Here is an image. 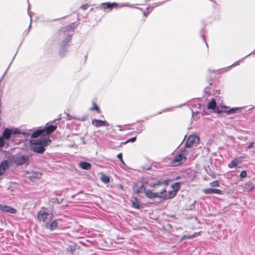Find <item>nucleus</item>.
Segmentation results:
<instances>
[{"mask_svg":"<svg viewBox=\"0 0 255 255\" xmlns=\"http://www.w3.org/2000/svg\"><path fill=\"white\" fill-rule=\"evenodd\" d=\"M91 111L96 110L99 112L100 109L95 103H93V106L90 108Z\"/></svg>","mask_w":255,"mask_h":255,"instance_id":"nucleus-27","label":"nucleus"},{"mask_svg":"<svg viewBox=\"0 0 255 255\" xmlns=\"http://www.w3.org/2000/svg\"><path fill=\"white\" fill-rule=\"evenodd\" d=\"M186 149H183L181 153L175 156L172 160V163L175 165H178L182 163L186 159L184 152Z\"/></svg>","mask_w":255,"mask_h":255,"instance_id":"nucleus-4","label":"nucleus"},{"mask_svg":"<svg viewBox=\"0 0 255 255\" xmlns=\"http://www.w3.org/2000/svg\"><path fill=\"white\" fill-rule=\"evenodd\" d=\"M21 131L17 128H5L2 137H3V138L5 140H9L11 137V136L13 134H19L20 133Z\"/></svg>","mask_w":255,"mask_h":255,"instance_id":"nucleus-3","label":"nucleus"},{"mask_svg":"<svg viewBox=\"0 0 255 255\" xmlns=\"http://www.w3.org/2000/svg\"><path fill=\"white\" fill-rule=\"evenodd\" d=\"M203 193L206 194H222V191L218 189H213V188H206L203 190Z\"/></svg>","mask_w":255,"mask_h":255,"instance_id":"nucleus-13","label":"nucleus"},{"mask_svg":"<svg viewBox=\"0 0 255 255\" xmlns=\"http://www.w3.org/2000/svg\"><path fill=\"white\" fill-rule=\"evenodd\" d=\"M136 139V137L134 136V137H133L132 138H130L128 139V140H126L125 142H122V143L125 144H127V143H128L129 142H133L135 141Z\"/></svg>","mask_w":255,"mask_h":255,"instance_id":"nucleus-28","label":"nucleus"},{"mask_svg":"<svg viewBox=\"0 0 255 255\" xmlns=\"http://www.w3.org/2000/svg\"><path fill=\"white\" fill-rule=\"evenodd\" d=\"M200 232H196V233H194L193 235H192V237L194 238H195L198 235H199Z\"/></svg>","mask_w":255,"mask_h":255,"instance_id":"nucleus-40","label":"nucleus"},{"mask_svg":"<svg viewBox=\"0 0 255 255\" xmlns=\"http://www.w3.org/2000/svg\"><path fill=\"white\" fill-rule=\"evenodd\" d=\"M8 167V162L7 160L3 161L0 163V176L4 173L6 169Z\"/></svg>","mask_w":255,"mask_h":255,"instance_id":"nucleus-15","label":"nucleus"},{"mask_svg":"<svg viewBox=\"0 0 255 255\" xmlns=\"http://www.w3.org/2000/svg\"><path fill=\"white\" fill-rule=\"evenodd\" d=\"M57 127L54 125H49L45 128H42L45 136L49 135L53 132L56 128Z\"/></svg>","mask_w":255,"mask_h":255,"instance_id":"nucleus-12","label":"nucleus"},{"mask_svg":"<svg viewBox=\"0 0 255 255\" xmlns=\"http://www.w3.org/2000/svg\"><path fill=\"white\" fill-rule=\"evenodd\" d=\"M29 156L26 155H19L14 159V163L18 166L22 165L28 161Z\"/></svg>","mask_w":255,"mask_h":255,"instance_id":"nucleus-5","label":"nucleus"},{"mask_svg":"<svg viewBox=\"0 0 255 255\" xmlns=\"http://www.w3.org/2000/svg\"><path fill=\"white\" fill-rule=\"evenodd\" d=\"M79 167L85 170H89L91 168V164L87 162H81L79 163Z\"/></svg>","mask_w":255,"mask_h":255,"instance_id":"nucleus-22","label":"nucleus"},{"mask_svg":"<svg viewBox=\"0 0 255 255\" xmlns=\"http://www.w3.org/2000/svg\"><path fill=\"white\" fill-rule=\"evenodd\" d=\"M0 210L6 212L7 213H10L12 214H15L16 213V210L10 207L6 206V205H2L0 204Z\"/></svg>","mask_w":255,"mask_h":255,"instance_id":"nucleus-16","label":"nucleus"},{"mask_svg":"<svg viewBox=\"0 0 255 255\" xmlns=\"http://www.w3.org/2000/svg\"><path fill=\"white\" fill-rule=\"evenodd\" d=\"M183 238L184 239H191L193 238V237H192V235H185L183 236Z\"/></svg>","mask_w":255,"mask_h":255,"instance_id":"nucleus-37","label":"nucleus"},{"mask_svg":"<svg viewBox=\"0 0 255 255\" xmlns=\"http://www.w3.org/2000/svg\"><path fill=\"white\" fill-rule=\"evenodd\" d=\"M242 157L235 158L229 164L228 167L230 168H233L237 166V164L241 161Z\"/></svg>","mask_w":255,"mask_h":255,"instance_id":"nucleus-18","label":"nucleus"},{"mask_svg":"<svg viewBox=\"0 0 255 255\" xmlns=\"http://www.w3.org/2000/svg\"><path fill=\"white\" fill-rule=\"evenodd\" d=\"M49 215L48 213L45 211H40L37 215V218L40 221L45 222Z\"/></svg>","mask_w":255,"mask_h":255,"instance_id":"nucleus-14","label":"nucleus"},{"mask_svg":"<svg viewBox=\"0 0 255 255\" xmlns=\"http://www.w3.org/2000/svg\"><path fill=\"white\" fill-rule=\"evenodd\" d=\"M163 184H164V182L162 181H160V180H157L154 183L152 182V183H149V185L150 187H154V188H156V187L159 186L161 185H163Z\"/></svg>","mask_w":255,"mask_h":255,"instance_id":"nucleus-23","label":"nucleus"},{"mask_svg":"<svg viewBox=\"0 0 255 255\" xmlns=\"http://www.w3.org/2000/svg\"><path fill=\"white\" fill-rule=\"evenodd\" d=\"M101 180L103 182L105 183H109L110 182V178L108 176L103 175L101 177Z\"/></svg>","mask_w":255,"mask_h":255,"instance_id":"nucleus-26","label":"nucleus"},{"mask_svg":"<svg viewBox=\"0 0 255 255\" xmlns=\"http://www.w3.org/2000/svg\"><path fill=\"white\" fill-rule=\"evenodd\" d=\"M202 37H203V39L204 41L206 43V45L207 46V42H206V41H205V37H204V36H202Z\"/></svg>","mask_w":255,"mask_h":255,"instance_id":"nucleus-43","label":"nucleus"},{"mask_svg":"<svg viewBox=\"0 0 255 255\" xmlns=\"http://www.w3.org/2000/svg\"><path fill=\"white\" fill-rule=\"evenodd\" d=\"M181 186L180 182H175L172 185V188L176 192L180 189Z\"/></svg>","mask_w":255,"mask_h":255,"instance_id":"nucleus-24","label":"nucleus"},{"mask_svg":"<svg viewBox=\"0 0 255 255\" xmlns=\"http://www.w3.org/2000/svg\"><path fill=\"white\" fill-rule=\"evenodd\" d=\"M28 15L30 16V18L31 19V14H30V13L29 12V11H28Z\"/></svg>","mask_w":255,"mask_h":255,"instance_id":"nucleus-44","label":"nucleus"},{"mask_svg":"<svg viewBox=\"0 0 255 255\" xmlns=\"http://www.w3.org/2000/svg\"><path fill=\"white\" fill-rule=\"evenodd\" d=\"M20 134H22L25 137H28L31 135L29 132H21Z\"/></svg>","mask_w":255,"mask_h":255,"instance_id":"nucleus-34","label":"nucleus"},{"mask_svg":"<svg viewBox=\"0 0 255 255\" xmlns=\"http://www.w3.org/2000/svg\"><path fill=\"white\" fill-rule=\"evenodd\" d=\"M88 7H89V4H83L81 6V8L84 10L87 9Z\"/></svg>","mask_w":255,"mask_h":255,"instance_id":"nucleus-36","label":"nucleus"},{"mask_svg":"<svg viewBox=\"0 0 255 255\" xmlns=\"http://www.w3.org/2000/svg\"><path fill=\"white\" fill-rule=\"evenodd\" d=\"M247 173L246 171L243 170L241 172L240 177L241 178H245L247 177Z\"/></svg>","mask_w":255,"mask_h":255,"instance_id":"nucleus-31","label":"nucleus"},{"mask_svg":"<svg viewBox=\"0 0 255 255\" xmlns=\"http://www.w3.org/2000/svg\"><path fill=\"white\" fill-rule=\"evenodd\" d=\"M40 175L41 174L37 172H33L32 174V176L35 178H39L40 177Z\"/></svg>","mask_w":255,"mask_h":255,"instance_id":"nucleus-35","label":"nucleus"},{"mask_svg":"<svg viewBox=\"0 0 255 255\" xmlns=\"http://www.w3.org/2000/svg\"><path fill=\"white\" fill-rule=\"evenodd\" d=\"M145 194L146 196L151 199H153L156 198H159L161 199V195H160V191L159 192H153L152 190H146Z\"/></svg>","mask_w":255,"mask_h":255,"instance_id":"nucleus-9","label":"nucleus"},{"mask_svg":"<svg viewBox=\"0 0 255 255\" xmlns=\"http://www.w3.org/2000/svg\"><path fill=\"white\" fill-rule=\"evenodd\" d=\"M198 141L199 137L197 136L194 135H190L185 142L184 149L185 148H190L196 141L198 142Z\"/></svg>","mask_w":255,"mask_h":255,"instance_id":"nucleus-7","label":"nucleus"},{"mask_svg":"<svg viewBox=\"0 0 255 255\" xmlns=\"http://www.w3.org/2000/svg\"><path fill=\"white\" fill-rule=\"evenodd\" d=\"M245 58V57L244 59H242V60H240V61H238V62H235L234 64H232V65H231V66H229V67H227V68H225V69H223V70H224V71H227V70L228 69H229L230 67H233V66H237V65H239V64H240V62H243V60H244V59Z\"/></svg>","mask_w":255,"mask_h":255,"instance_id":"nucleus-25","label":"nucleus"},{"mask_svg":"<svg viewBox=\"0 0 255 255\" xmlns=\"http://www.w3.org/2000/svg\"><path fill=\"white\" fill-rule=\"evenodd\" d=\"M51 140L49 137H41L40 139H31L30 141L32 150L38 153H42L45 151L44 147L47 146Z\"/></svg>","mask_w":255,"mask_h":255,"instance_id":"nucleus-1","label":"nucleus"},{"mask_svg":"<svg viewBox=\"0 0 255 255\" xmlns=\"http://www.w3.org/2000/svg\"><path fill=\"white\" fill-rule=\"evenodd\" d=\"M4 145V139L3 137L0 136V148L3 147Z\"/></svg>","mask_w":255,"mask_h":255,"instance_id":"nucleus-32","label":"nucleus"},{"mask_svg":"<svg viewBox=\"0 0 255 255\" xmlns=\"http://www.w3.org/2000/svg\"><path fill=\"white\" fill-rule=\"evenodd\" d=\"M176 192L174 191H168V194H166L165 189H163L160 191V195H161V199L163 200L169 199L173 198L176 195Z\"/></svg>","mask_w":255,"mask_h":255,"instance_id":"nucleus-6","label":"nucleus"},{"mask_svg":"<svg viewBox=\"0 0 255 255\" xmlns=\"http://www.w3.org/2000/svg\"><path fill=\"white\" fill-rule=\"evenodd\" d=\"M130 202L132 204V207L134 208L139 209L142 208L137 198L134 197H132L130 199Z\"/></svg>","mask_w":255,"mask_h":255,"instance_id":"nucleus-17","label":"nucleus"},{"mask_svg":"<svg viewBox=\"0 0 255 255\" xmlns=\"http://www.w3.org/2000/svg\"><path fill=\"white\" fill-rule=\"evenodd\" d=\"M62 199L61 200V201L60 202H58V203H61L62 202Z\"/></svg>","mask_w":255,"mask_h":255,"instance_id":"nucleus-45","label":"nucleus"},{"mask_svg":"<svg viewBox=\"0 0 255 255\" xmlns=\"http://www.w3.org/2000/svg\"><path fill=\"white\" fill-rule=\"evenodd\" d=\"M128 3H124V4H123L122 5H121V6H128Z\"/></svg>","mask_w":255,"mask_h":255,"instance_id":"nucleus-42","label":"nucleus"},{"mask_svg":"<svg viewBox=\"0 0 255 255\" xmlns=\"http://www.w3.org/2000/svg\"><path fill=\"white\" fill-rule=\"evenodd\" d=\"M75 196V195L72 196V198H74Z\"/></svg>","mask_w":255,"mask_h":255,"instance_id":"nucleus-46","label":"nucleus"},{"mask_svg":"<svg viewBox=\"0 0 255 255\" xmlns=\"http://www.w3.org/2000/svg\"><path fill=\"white\" fill-rule=\"evenodd\" d=\"M74 33V28L72 26L68 25L63 28V30L60 32V35L65 36L64 39L61 42L60 44V53L62 51L66 50V47L69 46L71 42L72 35Z\"/></svg>","mask_w":255,"mask_h":255,"instance_id":"nucleus-2","label":"nucleus"},{"mask_svg":"<svg viewBox=\"0 0 255 255\" xmlns=\"http://www.w3.org/2000/svg\"><path fill=\"white\" fill-rule=\"evenodd\" d=\"M117 157L120 160L121 162H122L123 163L125 164L124 163V161L123 159V155H122V153H120L118 154L117 155Z\"/></svg>","mask_w":255,"mask_h":255,"instance_id":"nucleus-33","label":"nucleus"},{"mask_svg":"<svg viewBox=\"0 0 255 255\" xmlns=\"http://www.w3.org/2000/svg\"><path fill=\"white\" fill-rule=\"evenodd\" d=\"M58 225V223L57 220H54L51 223H47L46 224V227L48 229H49L50 231H53L54 230L56 229Z\"/></svg>","mask_w":255,"mask_h":255,"instance_id":"nucleus-21","label":"nucleus"},{"mask_svg":"<svg viewBox=\"0 0 255 255\" xmlns=\"http://www.w3.org/2000/svg\"><path fill=\"white\" fill-rule=\"evenodd\" d=\"M92 124L96 127H106L109 125L106 121H102L94 119L92 121Z\"/></svg>","mask_w":255,"mask_h":255,"instance_id":"nucleus-11","label":"nucleus"},{"mask_svg":"<svg viewBox=\"0 0 255 255\" xmlns=\"http://www.w3.org/2000/svg\"><path fill=\"white\" fill-rule=\"evenodd\" d=\"M238 110V108H233L232 109H230L229 111H227V113L228 114H233L235 113Z\"/></svg>","mask_w":255,"mask_h":255,"instance_id":"nucleus-30","label":"nucleus"},{"mask_svg":"<svg viewBox=\"0 0 255 255\" xmlns=\"http://www.w3.org/2000/svg\"><path fill=\"white\" fill-rule=\"evenodd\" d=\"M39 136L45 137L42 128L36 130L31 135L32 138H36Z\"/></svg>","mask_w":255,"mask_h":255,"instance_id":"nucleus-20","label":"nucleus"},{"mask_svg":"<svg viewBox=\"0 0 255 255\" xmlns=\"http://www.w3.org/2000/svg\"><path fill=\"white\" fill-rule=\"evenodd\" d=\"M101 5L103 6V8H104V9L109 8V9H112L114 7H117V6L118 5V3L117 2H113V3L104 2V3H102L101 4Z\"/></svg>","mask_w":255,"mask_h":255,"instance_id":"nucleus-19","label":"nucleus"},{"mask_svg":"<svg viewBox=\"0 0 255 255\" xmlns=\"http://www.w3.org/2000/svg\"><path fill=\"white\" fill-rule=\"evenodd\" d=\"M249 187H250V189H249V190L250 191H253V189H254V186H253V185H249Z\"/></svg>","mask_w":255,"mask_h":255,"instance_id":"nucleus-41","label":"nucleus"},{"mask_svg":"<svg viewBox=\"0 0 255 255\" xmlns=\"http://www.w3.org/2000/svg\"><path fill=\"white\" fill-rule=\"evenodd\" d=\"M210 186L213 187H216L219 186V183L218 181H214L210 183Z\"/></svg>","mask_w":255,"mask_h":255,"instance_id":"nucleus-29","label":"nucleus"},{"mask_svg":"<svg viewBox=\"0 0 255 255\" xmlns=\"http://www.w3.org/2000/svg\"><path fill=\"white\" fill-rule=\"evenodd\" d=\"M31 27V24L29 26V28Z\"/></svg>","mask_w":255,"mask_h":255,"instance_id":"nucleus-47","label":"nucleus"},{"mask_svg":"<svg viewBox=\"0 0 255 255\" xmlns=\"http://www.w3.org/2000/svg\"><path fill=\"white\" fill-rule=\"evenodd\" d=\"M208 109H211L213 110L215 112L218 113H221L223 111L219 110L218 108L216 107V102L214 99H212L211 101H210L208 105H207Z\"/></svg>","mask_w":255,"mask_h":255,"instance_id":"nucleus-10","label":"nucleus"},{"mask_svg":"<svg viewBox=\"0 0 255 255\" xmlns=\"http://www.w3.org/2000/svg\"><path fill=\"white\" fill-rule=\"evenodd\" d=\"M150 9V7H147V8H146V10H147V11H144L143 12V14L145 15V16H147V14L149 13V10Z\"/></svg>","mask_w":255,"mask_h":255,"instance_id":"nucleus-39","label":"nucleus"},{"mask_svg":"<svg viewBox=\"0 0 255 255\" xmlns=\"http://www.w3.org/2000/svg\"><path fill=\"white\" fill-rule=\"evenodd\" d=\"M254 147V142H251V143H250L249 144V146L247 148V150L248 149L252 148Z\"/></svg>","mask_w":255,"mask_h":255,"instance_id":"nucleus-38","label":"nucleus"},{"mask_svg":"<svg viewBox=\"0 0 255 255\" xmlns=\"http://www.w3.org/2000/svg\"><path fill=\"white\" fill-rule=\"evenodd\" d=\"M142 184L139 187H137V188H135V187L133 188V190L134 192L136 194L141 193H145V191H146L145 187H144L145 184L148 183V179H147L145 178H143L142 179Z\"/></svg>","mask_w":255,"mask_h":255,"instance_id":"nucleus-8","label":"nucleus"}]
</instances>
